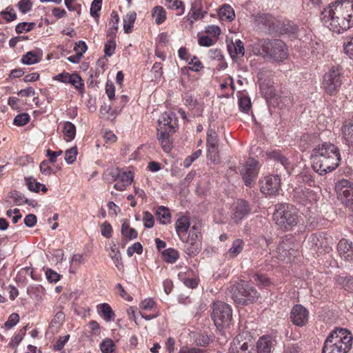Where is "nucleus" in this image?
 <instances>
[{
    "mask_svg": "<svg viewBox=\"0 0 353 353\" xmlns=\"http://www.w3.org/2000/svg\"><path fill=\"white\" fill-rule=\"evenodd\" d=\"M313 168L320 175L334 170L341 161L339 148L330 142L317 145L312 150Z\"/></svg>",
    "mask_w": 353,
    "mask_h": 353,
    "instance_id": "f257e3e1",
    "label": "nucleus"
},
{
    "mask_svg": "<svg viewBox=\"0 0 353 353\" xmlns=\"http://www.w3.org/2000/svg\"><path fill=\"white\" fill-rule=\"evenodd\" d=\"M272 339L270 336H262L257 342V353H270L272 347Z\"/></svg>",
    "mask_w": 353,
    "mask_h": 353,
    "instance_id": "412c9836",
    "label": "nucleus"
},
{
    "mask_svg": "<svg viewBox=\"0 0 353 353\" xmlns=\"http://www.w3.org/2000/svg\"><path fill=\"white\" fill-rule=\"evenodd\" d=\"M336 3L353 22V0L336 1Z\"/></svg>",
    "mask_w": 353,
    "mask_h": 353,
    "instance_id": "c756f323",
    "label": "nucleus"
},
{
    "mask_svg": "<svg viewBox=\"0 0 353 353\" xmlns=\"http://www.w3.org/2000/svg\"><path fill=\"white\" fill-rule=\"evenodd\" d=\"M65 320V314L62 311H59L56 313L54 318L51 321L50 327L53 328L55 327L57 329L64 321Z\"/></svg>",
    "mask_w": 353,
    "mask_h": 353,
    "instance_id": "a18cd8bd",
    "label": "nucleus"
},
{
    "mask_svg": "<svg viewBox=\"0 0 353 353\" xmlns=\"http://www.w3.org/2000/svg\"><path fill=\"white\" fill-rule=\"evenodd\" d=\"M208 152H214L218 148V135L213 129H208L207 132Z\"/></svg>",
    "mask_w": 353,
    "mask_h": 353,
    "instance_id": "cd10ccee",
    "label": "nucleus"
},
{
    "mask_svg": "<svg viewBox=\"0 0 353 353\" xmlns=\"http://www.w3.org/2000/svg\"><path fill=\"white\" fill-rule=\"evenodd\" d=\"M296 245L292 238L283 239L277 248V257L280 260L290 261L292 256H294L296 252Z\"/></svg>",
    "mask_w": 353,
    "mask_h": 353,
    "instance_id": "f8f14e48",
    "label": "nucleus"
},
{
    "mask_svg": "<svg viewBox=\"0 0 353 353\" xmlns=\"http://www.w3.org/2000/svg\"><path fill=\"white\" fill-rule=\"evenodd\" d=\"M258 297L257 291L245 281H241L232 292V299L237 304H251L256 301Z\"/></svg>",
    "mask_w": 353,
    "mask_h": 353,
    "instance_id": "6e6552de",
    "label": "nucleus"
},
{
    "mask_svg": "<svg viewBox=\"0 0 353 353\" xmlns=\"http://www.w3.org/2000/svg\"><path fill=\"white\" fill-rule=\"evenodd\" d=\"M101 312L105 321H110L114 318V312L108 303H102L100 305Z\"/></svg>",
    "mask_w": 353,
    "mask_h": 353,
    "instance_id": "79ce46f5",
    "label": "nucleus"
},
{
    "mask_svg": "<svg viewBox=\"0 0 353 353\" xmlns=\"http://www.w3.org/2000/svg\"><path fill=\"white\" fill-rule=\"evenodd\" d=\"M77 153H78V151H77V146H74L70 149H68L65 152V161L68 164L73 163L74 162V161L76 160Z\"/></svg>",
    "mask_w": 353,
    "mask_h": 353,
    "instance_id": "49530a36",
    "label": "nucleus"
},
{
    "mask_svg": "<svg viewBox=\"0 0 353 353\" xmlns=\"http://www.w3.org/2000/svg\"><path fill=\"white\" fill-rule=\"evenodd\" d=\"M261 192L263 194L274 196L279 194L281 179L278 174L267 176L261 181Z\"/></svg>",
    "mask_w": 353,
    "mask_h": 353,
    "instance_id": "9b49d317",
    "label": "nucleus"
},
{
    "mask_svg": "<svg viewBox=\"0 0 353 353\" xmlns=\"http://www.w3.org/2000/svg\"><path fill=\"white\" fill-rule=\"evenodd\" d=\"M165 6L171 10H179L181 9V11L179 14H182L184 12L185 7L183 3L180 0H165Z\"/></svg>",
    "mask_w": 353,
    "mask_h": 353,
    "instance_id": "37998d69",
    "label": "nucleus"
},
{
    "mask_svg": "<svg viewBox=\"0 0 353 353\" xmlns=\"http://www.w3.org/2000/svg\"><path fill=\"white\" fill-rule=\"evenodd\" d=\"M101 234L106 237V238H110L111 236V234H112V226L111 225L105 221V223H103L101 225Z\"/></svg>",
    "mask_w": 353,
    "mask_h": 353,
    "instance_id": "774afa93",
    "label": "nucleus"
},
{
    "mask_svg": "<svg viewBox=\"0 0 353 353\" xmlns=\"http://www.w3.org/2000/svg\"><path fill=\"white\" fill-rule=\"evenodd\" d=\"M190 226V218L187 216H181L175 223V229L178 236L181 233H185Z\"/></svg>",
    "mask_w": 353,
    "mask_h": 353,
    "instance_id": "393cba45",
    "label": "nucleus"
},
{
    "mask_svg": "<svg viewBox=\"0 0 353 353\" xmlns=\"http://www.w3.org/2000/svg\"><path fill=\"white\" fill-rule=\"evenodd\" d=\"M19 321V316L17 313H12L10 315L8 321L5 323V326L9 329L13 327Z\"/></svg>",
    "mask_w": 353,
    "mask_h": 353,
    "instance_id": "13d9d810",
    "label": "nucleus"
},
{
    "mask_svg": "<svg viewBox=\"0 0 353 353\" xmlns=\"http://www.w3.org/2000/svg\"><path fill=\"white\" fill-rule=\"evenodd\" d=\"M68 80V83L72 84L76 89L79 90L81 93L83 92L84 84L81 77L78 74H70Z\"/></svg>",
    "mask_w": 353,
    "mask_h": 353,
    "instance_id": "58836bf2",
    "label": "nucleus"
},
{
    "mask_svg": "<svg viewBox=\"0 0 353 353\" xmlns=\"http://www.w3.org/2000/svg\"><path fill=\"white\" fill-rule=\"evenodd\" d=\"M273 219L280 229L290 231L299 222L297 210L289 203H279L275 205Z\"/></svg>",
    "mask_w": 353,
    "mask_h": 353,
    "instance_id": "39448f33",
    "label": "nucleus"
},
{
    "mask_svg": "<svg viewBox=\"0 0 353 353\" xmlns=\"http://www.w3.org/2000/svg\"><path fill=\"white\" fill-rule=\"evenodd\" d=\"M116 49L115 37L110 38L105 44L104 53L105 56L110 57L114 53Z\"/></svg>",
    "mask_w": 353,
    "mask_h": 353,
    "instance_id": "de8ad7c7",
    "label": "nucleus"
},
{
    "mask_svg": "<svg viewBox=\"0 0 353 353\" xmlns=\"http://www.w3.org/2000/svg\"><path fill=\"white\" fill-rule=\"evenodd\" d=\"M30 121V116L28 113H21L17 114L14 119V124L17 126H23L27 124Z\"/></svg>",
    "mask_w": 353,
    "mask_h": 353,
    "instance_id": "8fccbe9b",
    "label": "nucleus"
},
{
    "mask_svg": "<svg viewBox=\"0 0 353 353\" xmlns=\"http://www.w3.org/2000/svg\"><path fill=\"white\" fill-rule=\"evenodd\" d=\"M18 7L22 13H26L31 10L32 3L30 0H21L18 3Z\"/></svg>",
    "mask_w": 353,
    "mask_h": 353,
    "instance_id": "052dcab7",
    "label": "nucleus"
},
{
    "mask_svg": "<svg viewBox=\"0 0 353 353\" xmlns=\"http://www.w3.org/2000/svg\"><path fill=\"white\" fill-rule=\"evenodd\" d=\"M1 14L7 21H14L17 17L14 9L10 6L7 7L5 10L1 12Z\"/></svg>",
    "mask_w": 353,
    "mask_h": 353,
    "instance_id": "864d4df0",
    "label": "nucleus"
},
{
    "mask_svg": "<svg viewBox=\"0 0 353 353\" xmlns=\"http://www.w3.org/2000/svg\"><path fill=\"white\" fill-rule=\"evenodd\" d=\"M8 197L12 199L17 205H22L24 203L28 204L29 206L36 208L38 206V203L35 200L27 199L24 194L17 190H12L9 192Z\"/></svg>",
    "mask_w": 353,
    "mask_h": 353,
    "instance_id": "dca6fc26",
    "label": "nucleus"
},
{
    "mask_svg": "<svg viewBox=\"0 0 353 353\" xmlns=\"http://www.w3.org/2000/svg\"><path fill=\"white\" fill-rule=\"evenodd\" d=\"M25 180L28 190L31 192H39L40 188L44 193L48 191V188L46 187V185L39 182H37L33 176L26 177Z\"/></svg>",
    "mask_w": 353,
    "mask_h": 353,
    "instance_id": "a878e982",
    "label": "nucleus"
},
{
    "mask_svg": "<svg viewBox=\"0 0 353 353\" xmlns=\"http://www.w3.org/2000/svg\"><path fill=\"white\" fill-rule=\"evenodd\" d=\"M336 283L348 292H353V276H338Z\"/></svg>",
    "mask_w": 353,
    "mask_h": 353,
    "instance_id": "bb28decb",
    "label": "nucleus"
},
{
    "mask_svg": "<svg viewBox=\"0 0 353 353\" xmlns=\"http://www.w3.org/2000/svg\"><path fill=\"white\" fill-rule=\"evenodd\" d=\"M41 59V57L39 56L38 53L30 51L22 57L21 62L26 65H32L39 62Z\"/></svg>",
    "mask_w": 353,
    "mask_h": 353,
    "instance_id": "4c0bfd02",
    "label": "nucleus"
},
{
    "mask_svg": "<svg viewBox=\"0 0 353 353\" xmlns=\"http://www.w3.org/2000/svg\"><path fill=\"white\" fill-rule=\"evenodd\" d=\"M109 256L113 261L117 268L119 271L123 272L124 270V265L122 262L121 253L119 252V248L117 247L116 244H114V245L111 247Z\"/></svg>",
    "mask_w": 353,
    "mask_h": 353,
    "instance_id": "5701e85b",
    "label": "nucleus"
},
{
    "mask_svg": "<svg viewBox=\"0 0 353 353\" xmlns=\"http://www.w3.org/2000/svg\"><path fill=\"white\" fill-rule=\"evenodd\" d=\"M172 117L169 114L165 113L163 115L162 120L159 119L158 121V123L161 122V125L162 126H163L164 128H167L168 129H170V127L174 128V125L172 123Z\"/></svg>",
    "mask_w": 353,
    "mask_h": 353,
    "instance_id": "0e129e2a",
    "label": "nucleus"
},
{
    "mask_svg": "<svg viewBox=\"0 0 353 353\" xmlns=\"http://www.w3.org/2000/svg\"><path fill=\"white\" fill-rule=\"evenodd\" d=\"M152 16L155 19V23L158 25L163 23L166 19V12L162 6H155L152 10Z\"/></svg>",
    "mask_w": 353,
    "mask_h": 353,
    "instance_id": "72a5a7b5",
    "label": "nucleus"
},
{
    "mask_svg": "<svg viewBox=\"0 0 353 353\" xmlns=\"http://www.w3.org/2000/svg\"><path fill=\"white\" fill-rule=\"evenodd\" d=\"M114 181L121 182L129 185L133 181V174L132 172H121L119 169L112 170L110 172Z\"/></svg>",
    "mask_w": 353,
    "mask_h": 353,
    "instance_id": "aec40b11",
    "label": "nucleus"
},
{
    "mask_svg": "<svg viewBox=\"0 0 353 353\" xmlns=\"http://www.w3.org/2000/svg\"><path fill=\"white\" fill-rule=\"evenodd\" d=\"M119 22V17L115 10L111 13V19L109 21V28L107 31V37L110 38L116 37L118 30V23Z\"/></svg>",
    "mask_w": 353,
    "mask_h": 353,
    "instance_id": "4be33fe9",
    "label": "nucleus"
},
{
    "mask_svg": "<svg viewBox=\"0 0 353 353\" xmlns=\"http://www.w3.org/2000/svg\"><path fill=\"white\" fill-rule=\"evenodd\" d=\"M220 19L232 21L234 19L235 13L234 9L228 4H225L219 10Z\"/></svg>",
    "mask_w": 353,
    "mask_h": 353,
    "instance_id": "c85d7f7f",
    "label": "nucleus"
},
{
    "mask_svg": "<svg viewBox=\"0 0 353 353\" xmlns=\"http://www.w3.org/2000/svg\"><path fill=\"white\" fill-rule=\"evenodd\" d=\"M137 18V14L135 12H132L126 14L123 18V30L125 33H130L132 32L133 24Z\"/></svg>",
    "mask_w": 353,
    "mask_h": 353,
    "instance_id": "f704fd0d",
    "label": "nucleus"
},
{
    "mask_svg": "<svg viewBox=\"0 0 353 353\" xmlns=\"http://www.w3.org/2000/svg\"><path fill=\"white\" fill-rule=\"evenodd\" d=\"M239 105L242 111L247 112L251 108V101L250 98L247 97L240 98Z\"/></svg>",
    "mask_w": 353,
    "mask_h": 353,
    "instance_id": "4d7b16f0",
    "label": "nucleus"
},
{
    "mask_svg": "<svg viewBox=\"0 0 353 353\" xmlns=\"http://www.w3.org/2000/svg\"><path fill=\"white\" fill-rule=\"evenodd\" d=\"M175 132L174 128L170 127V129L164 128L161 125V122H159V127L157 128V139L161 138H170Z\"/></svg>",
    "mask_w": 353,
    "mask_h": 353,
    "instance_id": "a19ab883",
    "label": "nucleus"
},
{
    "mask_svg": "<svg viewBox=\"0 0 353 353\" xmlns=\"http://www.w3.org/2000/svg\"><path fill=\"white\" fill-rule=\"evenodd\" d=\"M122 235L129 240L137 239L138 232L132 228H130L128 223L124 222L121 225Z\"/></svg>",
    "mask_w": 353,
    "mask_h": 353,
    "instance_id": "e433bc0d",
    "label": "nucleus"
},
{
    "mask_svg": "<svg viewBox=\"0 0 353 353\" xmlns=\"http://www.w3.org/2000/svg\"><path fill=\"white\" fill-rule=\"evenodd\" d=\"M102 0H94L90 7V15L94 18L99 17V12L101 9Z\"/></svg>",
    "mask_w": 353,
    "mask_h": 353,
    "instance_id": "603ef678",
    "label": "nucleus"
},
{
    "mask_svg": "<svg viewBox=\"0 0 353 353\" xmlns=\"http://www.w3.org/2000/svg\"><path fill=\"white\" fill-rule=\"evenodd\" d=\"M37 221L36 215L33 214H29L26 216L24 219V224L28 228L34 227Z\"/></svg>",
    "mask_w": 353,
    "mask_h": 353,
    "instance_id": "69168bd1",
    "label": "nucleus"
},
{
    "mask_svg": "<svg viewBox=\"0 0 353 353\" xmlns=\"http://www.w3.org/2000/svg\"><path fill=\"white\" fill-rule=\"evenodd\" d=\"M350 249H353V244L352 242H348L346 239H341L337 246V250L340 255L342 256L343 254H347Z\"/></svg>",
    "mask_w": 353,
    "mask_h": 353,
    "instance_id": "ea45409f",
    "label": "nucleus"
},
{
    "mask_svg": "<svg viewBox=\"0 0 353 353\" xmlns=\"http://www.w3.org/2000/svg\"><path fill=\"white\" fill-rule=\"evenodd\" d=\"M258 161L253 158L250 159L241 170V174L246 186H250L258 175Z\"/></svg>",
    "mask_w": 353,
    "mask_h": 353,
    "instance_id": "ddd939ff",
    "label": "nucleus"
},
{
    "mask_svg": "<svg viewBox=\"0 0 353 353\" xmlns=\"http://www.w3.org/2000/svg\"><path fill=\"white\" fill-rule=\"evenodd\" d=\"M254 26L257 30L267 34H273L287 32L283 29V23L281 21L269 14L258 13L252 15Z\"/></svg>",
    "mask_w": 353,
    "mask_h": 353,
    "instance_id": "423d86ee",
    "label": "nucleus"
},
{
    "mask_svg": "<svg viewBox=\"0 0 353 353\" xmlns=\"http://www.w3.org/2000/svg\"><path fill=\"white\" fill-rule=\"evenodd\" d=\"M338 199L347 207L353 206V182L341 179L335 185Z\"/></svg>",
    "mask_w": 353,
    "mask_h": 353,
    "instance_id": "9d476101",
    "label": "nucleus"
},
{
    "mask_svg": "<svg viewBox=\"0 0 353 353\" xmlns=\"http://www.w3.org/2000/svg\"><path fill=\"white\" fill-rule=\"evenodd\" d=\"M352 339L348 330L336 328L325 341L322 353H347L352 347Z\"/></svg>",
    "mask_w": 353,
    "mask_h": 353,
    "instance_id": "20e7f679",
    "label": "nucleus"
},
{
    "mask_svg": "<svg viewBox=\"0 0 353 353\" xmlns=\"http://www.w3.org/2000/svg\"><path fill=\"white\" fill-rule=\"evenodd\" d=\"M156 215L161 223L166 225L170 223L171 214L170 210L167 207L163 205L158 207L156 211Z\"/></svg>",
    "mask_w": 353,
    "mask_h": 353,
    "instance_id": "7c9ffc66",
    "label": "nucleus"
},
{
    "mask_svg": "<svg viewBox=\"0 0 353 353\" xmlns=\"http://www.w3.org/2000/svg\"><path fill=\"white\" fill-rule=\"evenodd\" d=\"M49 160H44L40 163V171L41 172L46 176H49L52 172L53 170L49 165Z\"/></svg>",
    "mask_w": 353,
    "mask_h": 353,
    "instance_id": "bf43d9fd",
    "label": "nucleus"
},
{
    "mask_svg": "<svg viewBox=\"0 0 353 353\" xmlns=\"http://www.w3.org/2000/svg\"><path fill=\"white\" fill-rule=\"evenodd\" d=\"M228 50L231 58L234 60L236 58L243 57L245 54L243 43L240 40H236L228 46Z\"/></svg>",
    "mask_w": 353,
    "mask_h": 353,
    "instance_id": "6ab92c4d",
    "label": "nucleus"
},
{
    "mask_svg": "<svg viewBox=\"0 0 353 353\" xmlns=\"http://www.w3.org/2000/svg\"><path fill=\"white\" fill-rule=\"evenodd\" d=\"M115 345L113 341L110 339H104L100 344V348L103 353H112Z\"/></svg>",
    "mask_w": 353,
    "mask_h": 353,
    "instance_id": "c03bdc74",
    "label": "nucleus"
},
{
    "mask_svg": "<svg viewBox=\"0 0 353 353\" xmlns=\"http://www.w3.org/2000/svg\"><path fill=\"white\" fill-rule=\"evenodd\" d=\"M143 252V246L139 242L134 243L132 245L130 246L127 250V254L128 256H132L134 253L141 254Z\"/></svg>",
    "mask_w": 353,
    "mask_h": 353,
    "instance_id": "5fc2aeb1",
    "label": "nucleus"
},
{
    "mask_svg": "<svg viewBox=\"0 0 353 353\" xmlns=\"http://www.w3.org/2000/svg\"><path fill=\"white\" fill-rule=\"evenodd\" d=\"M61 154V150H59L58 151H52L50 150H48L46 151V156L49 157L48 160L50 163H54L57 161V158Z\"/></svg>",
    "mask_w": 353,
    "mask_h": 353,
    "instance_id": "338daca9",
    "label": "nucleus"
},
{
    "mask_svg": "<svg viewBox=\"0 0 353 353\" xmlns=\"http://www.w3.org/2000/svg\"><path fill=\"white\" fill-rule=\"evenodd\" d=\"M342 68L339 65L333 66L330 70L324 75L323 86L327 93L334 94L341 87Z\"/></svg>",
    "mask_w": 353,
    "mask_h": 353,
    "instance_id": "1a4fd4ad",
    "label": "nucleus"
},
{
    "mask_svg": "<svg viewBox=\"0 0 353 353\" xmlns=\"http://www.w3.org/2000/svg\"><path fill=\"white\" fill-rule=\"evenodd\" d=\"M309 312L301 305H296L291 310L290 318L293 323L297 326L305 325L308 321Z\"/></svg>",
    "mask_w": 353,
    "mask_h": 353,
    "instance_id": "4468645a",
    "label": "nucleus"
},
{
    "mask_svg": "<svg viewBox=\"0 0 353 353\" xmlns=\"http://www.w3.org/2000/svg\"><path fill=\"white\" fill-rule=\"evenodd\" d=\"M252 51L255 55L282 61L288 57V48L281 39H261L253 43Z\"/></svg>",
    "mask_w": 353,
    "mask_h": 353,
    "instance_id": "f03ea898",
    "label": "nucleus"
},
{
    "mask_svg": "<svg viewBox=\"0 0 353 353\" xmlns=\"http://www.w3.org/2000/svg\"><path fill=\"white\" fill-rule=\"evenodd\" d=\"M212 319L218 329H223L230 325L232 317L230 306L222 301L213 303Z\"/></svg>",
    "mask_w": 353,
    "mask_h": 353,
    "instance_id": "0eeeda50",
    "label": "nucleus"
},
{
    "mask_svg": "<svg viewBox=\"0 0 353 353\" xmlns=\"http://www.w3.org/2000/svg\"><path fill=\"white\" fill-rule=\"evenodd\" d=\"M201 2L200 0L194 1L191 6V9L188 13V19L192 24L194 21L202 19L206 14L205 11L201 10Z\"/></svg>",
    "mask_w": 353,
    "mask_h": 353,
    "instance_id": "a211bd4d",
    "label": "nucleus"
},
{
    "mask_svg": "<svg viewBox=\"0 0 353 353\" xmlns=\"http://www.w3.org/2000/svg\"><path fill=\"white\" fill-rule=\"evenodd\" d=\"M63 132L65 136V140L66 141H70L73 140L75 137L76 127L70 121H66L64 123Z\"/></svg>",
    "mask_w": 353,
    "mask_h": 353,
    "instance_id": "473e14b6",
    "label": "nucleus"
},
{
    "mask_svg": "<svg viewBox=\"0 0 353 353\" xmlns=\"http://www.w3.org/2000/svg\"><path fill=\"white\" fill-rule=\"evenodd\" d=\"M321 20L330 30L336 33L345 31L353 26V22L347 17L336 2L321 12Z\"/></svg>",
    "mask_w": 353,
    "mask_h": 353,
    "instance_id": "7ed1b4c3",
    "label": "nucleus"
},
{
    "mask_svg": "<svg viewBox=\"0 0 353 353\" xmlns=\"http://www.w3.org/2000/svg\"><path fill=\"white\" fill-rule=\"evenodd\" d=\"M163 260L169 263H174L178 259L179 254L176 250L168 248L162 252Z\"/></svg>",
    "mask_w": 353,
    "mask_h": 353,
    "instance_id": "c9c22d12",
    "label": "nucleus"
},
{
    "mask_svg": "<svg viewBox=\"0 0 353 353\" xmlns=\"http://www.w3.org/2000/svg\"><path fill=\"white\" fill-rule=\"evenodd\" d=\"M343 48L345 54L347 55L350 59H353V37L347 43H344Z\"/></svg>",
    "mask_w": 353,
    "mask_h": 353,
    "instance_id": "680f3d73",
    "label": "nucleus"
},
{
    "mask_svg": "<svg viewBox=\"0 0 353 353\" xmlns=\"http://www.w3.org/2000/svg\"><path fill=\"white\" fill-rule=\"evenodd\" d=\"M185 252L189 256H195L201 250V241L199 239L197 233L189 234L185 243Z\"/></svg>",
    "mask_w": 353,
    "mask_h": 353,
    "instance_id": "2eb2a0df",
    "label": "nucleus"
},
{
    "mask_svg": "<svg viewBox=\"0 0 353 353\" xmlns=\"http://www.w3.org/2000/svg\"><path fill=\"white\" fill-rule=\"evenodd\" d=\"M35 26V23L31 22H22L19 23L18 25H17L15 28V30L18 34L23 33V32H30L32 30L34 27Z\"/></svg>",
    "mask_w": 353,
    "mask_h": 353,
    "instance_id": "09e8293b",
    "label": "nucleus"
},
{
    "mask_svg": "<svg viewBox=\"0 0 353 353\" xmlns=\"http://www.w3.org/2000/svg\"><path fill=\"white\" fill-rule=\"evenodd\" d=\"M143 221V225L145 228H152L154 225V223L153 215L148 211L144 212Z\"/></svg>",
    "mask_w": 353,
    "mask_h": 353,
    "instance_id": "6e6d98bb",
    "label": "nucleus"
},
{
    "mask_svg": "<svg viewBox=\"0 0 353 353\" xmlns=\"http://www.w3.org/2000/svg\"><path fill=\"white\" fill-rule=\"evenodd\" d=\"M312 241L315 247L319 250L321 248H326L327 245V241L321 235H314L312 237Z\"/></svg>",
    "mask_w": 353,
    "mask_h": 353,
    "instance_id": "3c124183",
    "label": "nucleus"
},
{
    "mask_svg": "<svg viewBox=\"0 0 353 353\" xmlns=\"http://www.w3.org/2000/svg\"><path fill=\"white\" fill-rule=\"evenodd\" d=\"M69 339V334H67L63 336H60L59 339L57 341L56 343L54 344V349L57 351L61 350Z\"/></svg>",
    "mask_w": 353,
    "mask_h": 353,
    "instance_id": "e2e57ef3",
    "label": "nucleus"
},
{
    "mask_svg": "<svg viewBox=\"0 0 353 353\" xmlns=\"http://www.w3.org/2000/svg\"><path fill=\"white\" fill-rule=\"evenodd\" d=\"M250 211V208L247 201L239 200L234 207V220L236 223L239 222Z\"/></svg>",
    "mask_w": 353,
    "mask_h": 353,
    "instance_id": "f3484780",
    "label": "nucleus"
},
{
    "mask_svg": "<svg viewBox=\"0 0 353 353\" xmlns=\"http://www.w3.org/2000/svg\"><path fill=\"white\" fill-rule=\"evenodd\" d=\"M243 241L241 239H235L232 245V247L228 250L226 256L229 258L236 257L243 248Z\"/></svg>",
    "mask_w": 353,
    "mask_h": 353,
    "instance_id": "2f4dec72",
    "label": "nucleus"
},
{
    "mask_svg": "<svg viewBox=\"0 0 353 353\" xmlns=\"http://www.w3.org/2000/svg\"><path fill=\"white\" fill-rule=\"evenodd\" d=\"M343 135L349 145H353V118L346 121L342 127Z\"/></svg>",
    "mask_w": 353,
    "mask_h": 353,
    "instance_id": "b1692460",
    "label": "nucleus"
}]
</instances>
